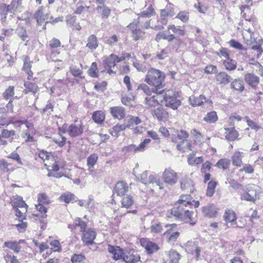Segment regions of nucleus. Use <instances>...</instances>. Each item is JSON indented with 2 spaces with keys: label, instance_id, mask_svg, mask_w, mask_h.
<instances>
[{
  "label": "nucleus",
  "instance_id": "obj_1",
  "mask_svg": "<svg viewBox=\"0 0 263 263\" xmlns=\"http://www.w3.org/2000/svg\"><path fill=\"white\" fill-rule=\"evenodd\" d=\"M165 79L164 74L160 70L151 68L147 71L145 81L149 85L154 87L156 91L163 87L162 83Z\"/></svg>",
  "mask_w": 263,
  "mask_h": 263
},
{
  "label": "nucleus",
  "instance_id": "obj_2",
  "mask_svg": "<svg viewBox=\"0 0 263 263\" xmlns=\"http://www.w3.org/2000/svg\"><path fill=\"white\" fill-rule=\"evenodd\" d=\"M171 214L178 219L183 220L188 218L190 220L189 222L192 226L196 223L195 221H192L193 212L190 211L184 205L178 203L177 202L175 204V206L172 209Z\"/></svg>",
  "mask_w": 263,
  "mask_h": 263
},
{
  "label": "nucleus",
  "instance_id": "obj_3",
  "mask_svg": "<svg viewBox=\"0 0 263 263\" xmlns=\"http://www.w3.org/2000/svg\"><path fill=\"white\" fill-rule=\"evenodd\" d=\"M259 188L255 185L249 186L245 192L240 195L241 200L254 202L259 198Z\"/></svg>",
  "mask_w": 263,
  "mask_h": 263
},
{
  "label": "nucleus",
  "instance_id": "obj_4",
  "mask_svg": "<svg viewBox=\"0 0 263 263\" xmlns=\"http://www.w3.org/2000/svg\"><path fill=\"white\" fill-rule=\"evenodd\" d=\"M138 179L143 183L147 184H155L156 186H159V189L163 188V184L162 183L158 175H150L148 176V172L144 171L141 174L137 176Z\"/></svg>",
  "mask_w": 263,
  "mask_h": 263
},
{
  "label": "nucleus",
  "instance_id": "obj_5",
  "mask_svg": "<svg viewBox=\"0 0 263 263\" xmlns=\"http://www.w3.org/2000/svg\"><path fill=\"white\" fill-rule=\"evenodd\" d=\"M189 134L185 130H181L177 131V137H172V141L173 142L178 143L177 145V148L179 151L185 149V146H183L184 144L186 139L189 137Z\"/></svg>",
  "mask_w": 263,
  "mask_h": 263
},
{
  "label": "nucleus",
  "instance_id": "obj_6",
  "mask_svg": "<svg viewBox=\"0 0 263 263\" xmlns=\"http://www.w3.org/2000/svg\"><path fill=\"white\" fill-rule=\"evenodd\" d=\"M162 178L164 182L169 184H175L178 180L177 173L173 170L167 168L163 172Z\"/></svg>",
  "mask_w": 263,
  "mask_h": 263
},
{
  "label": "nucleus",
  "instance_id": "obj_7",
  "mask_svg": "<svg viewBox=\"0 0 263 263\" xmlns=\"http://www.w3.org/2000/svg\"><path fill=\"white\" fill-rule=\"evenodd\" d=\"M167 95V97L165 99V106L174 110L177 109L178 106L180 105L181 101L177 99L175 94L173 95L172 91L168 90Z\"/></svg>",
  "mask_w": 263,
  "mask_h": 263
},
{
  "label": "nucleus",
  "instance_id": "obj_8",
  "mask_svg": "<svg viewBox=\"0 0 263 263\" xmlns=\"http://www.w3.org/2000/svg\"><path fill=\"white\" fill-rule=\"evenodd\" d=\"M83 125L81 121L71 124L68 128V133L71 137L79 136L83 133Z\"/></svg>",
  "mask_w": 263,
  "mask_h": 263
},
{
  "label": "nucleus",
  "instance_id": "obj_9",
  "mask_svg": "<svg viewBox=\"0 0 263 263\" xmlns=\"http://www.w3.org/2000/svg\"><path fill=\"white\" fill-rule=\"evenodd\" d=\"M34 17L39 25H41L44 22L49 23V13L42 7L36 11Z\"/></svg>",
  "mask_w": 263,
  "mask_h": 263
},
{
  "label": "nucleus",
  "instance_id": "obj_10",
  "mask_svg": "<svg viewBox=\"0 0 263 263\" xmlns=\"http://www.w3.org/2000/svg\"><path fill=\"white\" fill-rule=\"evenodd\" d=\"M244 80L252 88L256 89L260 82L259 78L252 73H247L244 76Z\"/></svg>",
  "mask_w": 263,
  "mask_h": 263
},
{
  "label": "nucleus",
  "instance_id": "obj_11",
  "mask_svg": "<svg viewBox=\"0 0 263 263\" xmlns=\"http://www.w3.org/2000/svg\"><path fill=\"white\" fill-rule=\"evenodd\" d=\"M140 243L149 254H153L157 252L159 249L158 246L156 243L152 242L146 238H141L140 239Z\"/></svg>",
  "mask_w": 263,
  "mask_h": 263
},
{
  "label": "nucleus",
  "instance_id": "obj_12",
  "mask_svg": "<svg viewBox=\"0 0 263 263\" xmlns=\"http://www.w3.org/2000/svg\"><path fill=\"white\" fill-rule=\"evenodd\" d=\"M96 233L92 229H89L83 232L82 240L86 245H90L93 243V240L96 238Z\"/></svg>",
  "mask_w": 263,
  "mask_h": 263
},
{
  "label": "nucleus",
  "instance_id": "obj_13",
  "mask_svg": "<svg viewBox=\"0 0 263 263\" xmlns=\"http://www.w3.org/2000/svg\"><path fill=\"white\" fill-rule=\"evenodd\" d=\"M215 79L219 84L225 85L229 83L232 78L226 72L221 71L216 74Z\"/></svg>",
  "mask_w": 263,
  "mask_h": 263
},
{
  "label": "nucleus",
  "instance_id": "obj_14",
  "mask_svg": "<svg viewBox=\"0 0 263 263\" xmlns=\"http://www.w3.org/2000/svg\"><path fill=\"white\" fill-rule=\"evenodd\" d=\"M108 251L112 255V257L115 260H123V257L125 253L123 252V250L119 247L108 245Z\"/></svg>",
  "mask_w": 263,
  "mask_h": 263
},
{
  "label": "nucleus",
  "instance_id": "obj_15",
  "mask_svg": "<svg viewBox=\"0 0 263 263\" xmlns=\"http://www.w3.org/2000/svg\"><path fill=\"white\" fill-rule=\"evenodd\" d=\"M121 62V59L119 57L114 54H111L109 56L105 58L103 60V64L105 67H107L109 68L114 67L116 66L117 63Z\"/></svg>",
  "mask_w": 263,
  "mask_h": 263
},
{
  "label": "nucleus",
  "instance_id": "obj_16",
  "mask_svg": "<svg viewBox=\"0 0 263 263\" xmlns=\"http://www.w3.org/2000/svg\"><path fill=\"white\" fill-rule=\"evenodd\" d=\"M128 187L127 184L123 181L117 183L114 189V193L118 196H123L127 192Z\"/></svg>",
  "mask_w": 263,
  "mask_h": 263
},
{
  "label": "nucleus",
  "instance_id": "obj_17",
  "mask_svg": "<svg viewBox=\"0 0 263 263\" xmlns=\"http://www.w3.org/2000/svg\"><path fill=\"white\" fill-rule=\"evenodd\" d=\"M180 186L182 190L186 191L187 192L192 193L194 191L193 181L190 178H183L181 181Z\"/></svg>",
  "mask_w": 263,
  "mask_h": 263
},
{
  "label": "nucleus",
  "instance_id": "obj_18",
  "mask_svg": "<svg viewBox=\"0 0 263 263\" xmlns=\"http://www.w3.org/2000/svg\"><path fill=\"white\" fill-rule=\"evenodd\" d=\"M110 112L112 116L119 120L123 119L125 116V111L123 107L115 106L110 108Z\"/></svg>",
  "mask_w": 263,
  "mask_h": 263
},
{
  "label": "nucleus",
  "instance_id": "obj_19",
  "mask_svg": "<svg viewBox=\"0 0 263 263\" xmlns=\"http://www.w3.org/2000/svg\"><path fill=\"white\" fill-rule=\"evenodd\" d=\"M140 257L137 254H134L133 252L125 253L123 257V260L126 263H141Z\"/></svg>",
  "mask_w": 263,
  "mask_h": 263
},
{
  "label": "nucleus",
  "instance_id": "obj_20",
  "mask_svg": "<svg viewBox=\"0 0 263 263\" xmlns=\"http://www.w3.org/2000/svg\"><path fill=\"white\" fill-rule=\"evenodd\" d=\"M128 27L132 30V36L135 41L142 39L145 33L140 29H137V23H130Z\"/></svg>",
  "mask_w": 263,
  "mask_h": 263
},
{
  "label": "nucleus",
  "instance_id": "obj_21",
  "mask_svg": "<svg viewBox=\"0 0 263 263\" xmlns=\"http://www.w3.org/2000/svg\"><path fill=\"white\" fill-rule=\"evenodd\" d=\"M154 116L159 121H165L168 118V114L162 107H158L154 110Z\"/></svg>",
  "mask_w": 263,
  "mask_h": 263
},
{
  "label": "nucleus",
  "instance_id": "obj_22",
  "mask_svg": "<svg viewBox=\"0 0 263 263\" xmlns=\"http://www.w3.org/2000/svg\"><path fill=\"white\" fill-rule=\"evenodd\" d=\"M230 87L239 92H242L245 89V85L243 80L240 78L234 80L231 83Z\"/></svg>",
  "mask_w": 263,
  "mask_h": 263
},
{
  "label": "nucleus",
  "instance_id": "obj_23",
  "mask_svg": "<svg viewBox=\"0 0 263 263\" xmlns=\"http://www.w3.org/2000/svg\"><path fill=\"white\" fill-rule=\"evenodd\" d=\"M243 154L239 151H236L232 157V161L233 165L240 167L242 164V159Z\"/></svg>",
  "mask_w": 263,
  "mask_h": 263
},
{
  "label": "nucleus",
  "instance_id": "obj_24",
  "mask_svg": "<svg viewBox=\"0 0 263 263\" xmlns=\"http://www.w3.org/2000/svg\"><path fill=\"white\" fill-rule=\"evenodd\" d=\"M153 91L156 93L154 96L158 100V104L159 105L160 103L165 104V99H166L168 96V90L165 91L164 89L162 90L158 89V91H156L155 89H154Z\"/></svg>",
  "mask_w": 263,
  "mask_h": 263
},
{
  "label": "nucleus",
  "instance_id": "obj_25",
  "mask_svg": "<svg viewBox=\"0 0 263 263\" xmlns=\"http://www.w3.org/2000/svg\"><path fill=\"white\" fill-rule=\"evenodd\" d=\"M186 250L192 254L195 253L196 257H198L200 255V249L197 246V243L193 241H187L186 244Z\"/></svg>",
  "mask_w": 263,
  "mask_h": 263
},
{
  "label": "nucleus",
  "instance_id": "obj_26",
  "mask_svg": "<svg viewBox=\"0 0 263 263\" xmlns=\"http://www.w3.org/2000/svg\"><path fill=\"white\" fill-rule=\"evenodd\" d=\"M98 44L97 37L95 34H91L88 36L86 47L89 49L95 50L98 47Z\"/></svg>",
  "mask_w": 263,
  "mask_h": 263
},
{
  "label": "nucleus",
  "instance_id": "obj_27",
  "mask_svg": "<svg viewBox=\"0 0 263 263\" xmlns=\"http://www.w3.org/2000/svg\"><path fill=\"white\" fill-rule=\"evenodd\" d=\"M121 203L122 208L128 209L133 205L134 203V199L132 196L127 195L122 198Z\"/></svg>",
  "mask_w": 263,
  "mask_h": 263
},
{
  "label": "nucleus",
  "instance_id": "obj_28",
  "mask_svg": "<svg viewBox=\"0 0 263 263\" xmlns=\"http://www.w3.org/2000/svg\"><path fill=\"white\" fill-rule=\"evenodd\" d=\"M223 217L227 222H231L232 223L236 219L235 213L233 210L230 209H227L225 211Z\"/></svg>",
  "mask_w": 263,
  "mask_h": 263
},
{
  "label": "nucleus",
  "instance_id": "obj_29",
  "mask_svg": "<svg viewBox=\"0 0 263 263\" xmlns=\"http://www.w3.org/2000/svg\"><path fill=\"white\" fill-rule=\"evenodd\" d=\"M12 206L14 209H23L24 208L27 209V205L23 200V198L21 196H17L13 202Z\"/></svg>",
  "mask_w": 263,
  "mask_h": 263
},
{
  "label": "nucleus",
  "instance_id": "obj_30",
  "mask_svg": "<svg viewBox=\"0 0 263 263\" xmlns=\"http://www.w3.org/2000/svg\"><path fill=\"white\" fill-rule=\"evenodd\" d=\"M225 68L229 71H232L236 68L237 62L230 58L223 61Z\"/></svg>",
  "mask_w": 263,
  "mask_h": 263
},
{
  "label": "nucleus",
  "instance_id": "obj_31",
  "mask_svg": "<svg viewBox=\"0 0 263 263\" xmlns=\"http://www.w3.org/2000/svg\"><path fill=\"white\" fill-rule=\"evenodd\" d=\"M21 4V0H12L10 4L7 5L9 13L14 14L16 11H19Z\"/></svg>",
  "mask_w": 263,
  "mask_h": 263
},
{
  "label": "nucleus",
  "instance_id": "obj_32",
  "mask_svg": "<svg viewBox=\"0 0 263 263\" xmlns=\"http://www.w3.org/2000/svg\"><path fill=\"white\" fill-rule=\"evenodd\" d=\"M195 154L194 153H192L188 156L187 162L191 165L199 164L203 162L202 157H195Z\"/></svg>",
  "mask_w": 263,
  "mask_h": 263
},
{
  "label": "nucleus",
  "instance_id": "obj_33",
  "mask_svg": "<svg viewBox=\"0 0 263 263\" xmlns=\"http://www.w3.org/2000/svg\"><path fill=\"white\" fill-rule=\"evenodd\" d=\"M98 159V155L96 154L91 155L87 160V165L88 166V170L90 172L93 171V166L96 163Z\"/></svg>",
  "mask_w": 263,
  "mask_h": 263
},
{
  "label": "nucleus",
  "instance_id": "obj_34",
  "mask_svg": "<svg viewBox=\"0 0 263 263\" xmlns=\"http://www.w3.org/2000/svg\"><path fill=\"white\" fill-rule=\"evenodd\" d=\"M189 100L193 106H200L205 101V98L202 95H200L197 97L191 96L190 97Z\"/></svg>",
  "mask_w": 263,
  "mask_h": 263
},
{
  "label": "nucleus",
  "instance_id": "obj_35",
  "mask_svg": "<svg viewBox=\"0 0 263 263\" xmlns=\"http://www.w3.org/2000/svg\"><path fill=\"white\" fill-rule=\"evenodd\" d=\"M1 135L2 137L6 138V140L11 142L13 140V137L15 135V131L4 129L2 130Z\"/></svg>",
  "mask_w": 263,
  "mask_h": 263
},
{
  "label": "nucleus",
  "instance_id": "obj_36",
  "mask_svg": "<svg viewBox=\"0 0 263 263\" xmlns=\"http://www.w3.org/2000/svg\"><path fill=\"white\" fill-rule=\"evenodd\" d=\"M202 212L205 216L209 217H214L216 214V211L213 204L203 207Z\"/></svg>",
  "mask_w": 263,
  "mask_h": 263
},
{
  "label": "nucleus",
  "instance_id": "obj_37",
  "mask_svg": "<svg viewBox=\"0 0 263 263\" xmlns=\"http://www.w3.org/2000/svg\"><path fill=\"white\" fill-rule=\"evenodd\" d=\"M126 129L124 124H117L114 126L110 130V134L115 137H118L121 131L124 130Z\"/></svg>",
  "mask_w": 263,
  "mask_h": 263
},
{
  "label": "nucleus",
  "instance_id": "obj_38",
  "mask_svg": "<svg viewBox=\"0 0 263 263\" xmlns=\"http://www.w3.org/2000/svg\"><path fill=\"white\" fill-rule=\"evenodd\" d=\"M242 35L243 39L247 45H252L255 42V38L252 36V33L251 32L250 28L246 30V32H243Z\"/></svg>",
  "mask_w": 263,
  "mask_h": 263
},
{
  "label": "nucleus",
  "instance_id": "obj_39",
  "mask_svg": "<svg viewBox=\"0 0 263 263\" xmlns=\"http://www.w3.org/2000/svg\"><path fill=\"white\" fill-rule=\"evenodd\" d=\"M11 166V164L8 163L6 160L2 159L0 160V170L4 173L11 172L13 169Z\"/></svg>",
  "mask_w": 263,
  "mask_h": 263
},
{
  "label": "nucleus",
  "instance_id": "obj_40",
  "mask_svg": "<svg viewBox=\"0 0 263 263\" xmlns=\"http://www.w3.org/2000/svg\"><path fill=\"white\" fill-rule=\"evenodd\" d=\"M16 33L23 41H26V43L28 42V36L27 35L26 31L24 27H18L16 29ZM27 44L26 43L25 45H27Z\"/></svg>",
  "mask_w": 263,
  "mask_h": 263
},
{
  "label": "nucleus",
  "instance_id": "obj_41",
  "mask_svg": "<svg viewBox=\"0 0 263 263\" xmlns=\"http://www.w3.org/2000/svg\"><path fill=\"white\" fill-rule=\"evenodd\" d=\"M92 119L96 123L101 124L103 122L105 119V115L101 111H95L92 114Z\"/></svg>",
  "mask_w": 263,
  "mask_h": 263
},
{
  "label": "nucleus",
  "instance_id": "obj_42",
  "mask_svg": "<svg viewBox=\"0 0 263 263\" xmlns=\"http://www.w3.org/2000/svg\"><path fill=\"white\" fill-rule=\"evenodd\" d=\"M4 247H7L16 253L20 251L21 247L16 241H6L4 244Z\"/></svg>",
  "mask_w": 263,
  "mask_h": 263
},
{
  "label": "nucleus",
  "instance_id": "obj_43",
  "mask_svg": "<svg viewBox=\"0 0 263 263\" xmlns=\"http://www.w3.org/2000/svg\"><path fill=\"white\" fill-rule=\"evenodd\" d=\"M99 13L101 14L102 18H107L110 14V9L105 5L99 6L97 7Z\"/></svg>",
  "mask_w": 263,
  "mask_h": 263
},
{
  "label": "nucleus",
  "instance_id": "obj_44",
  "mask_svg": "<svg viewBox=\"0 0 263 263\" xmlns=\"http://www.w3.org/2000/svg\"><path fill=\"white\" fill-rule=\"evenodd\" d=\"M166 253L169 256L170 261L172 263H178L180 259V255L175 250H170Z\"/></svg>",
  "mask_w": 263,
  "mask_h": 263
},
{
  "label": "nucleus",
  "instance_id": "obj_45",
  "mask_svg": "<svg viewBox=\"0 0 263 263\" xmlns=\"http://www.w3.org/2000/svg\"><path fill=\"white\" fill-rule=\"evenodd\" d=\"M75 196L74 194L68 192L62 194L60 197L59 199L61 201L65 202L68 203L70 202L73 201L75 200Z\"/></svg>",
  "mask_w": 263,
  "mask_h": 263
},
{
  "label": "nucleus",
  "instance_id": "obj_46",
  "mask_svg": "<svg viewBox=\"0 0 263 263\" xmlns=\"http://www.w3.org/2000/svg\"><path fill=\"white\" fill-rule=\"evenodd\" d=\"M24 86L25 87V91L26 93L32 92L35 93L38 90V87L36 84L29 82H25Z\"/></svg>",
  "mask_w": 263,
  "mask_h": 263
},
{
  "label": "nucleus",
  "instance_id": "obj_47",
  "mask_svg": "<svg viewBox=\"0 0 263 263\" xmlns=\"http://www.w3.org/2000/svg\"><path fill=\"white\" fill-rule=\"evenodd\" d=\"M218 119L216 112L214 111L208 112L203 118V120L208 123H214Z\"/></svg>",
  "mask_w": 263,
  "mask_h": 263
},
{
  "label": "nucleus",
  "instance_id": "obj_48",
  "mask_svg": "<svg viewBox=\"0 0 263 263\" xmlns=\"http://www.w3.org/2000/svg\"><path fill=\"white\" fill-rule=\"evenodd\" d=\"M217 185V182L211 181L208 183L206 194L208 196L211 197L215 193V190Z\"/></svg>",
  "mask_w": 263,
  "mask_h": 263
},
{
  "label": "nucleus",
  "instance_id": "obj_49",
  "mask_svg": "<svg viewBox=\"0 0 263 263\" xmlns=\"http://www.w3.org/2000/svg\"><path fill=\"white\" fill-rule=\"evenodd\" d=\"M230 160L228 159H221L216 164L215 166L219 168L225 170L229 167Z\"/></svg>",
  "mask_w": 263,
  "mask_h": 263
},
{
  "label": "nucleus",
  "instance_id": "obj_50",
  "mask_svg": "<svg viewBox=\"0 0 263 263\" xmlns=\"http://www.w3.org/2000/svg\"><path fill=\"white\" fill-rule=\"evenodd\" d=\"M86 257L83 254H74L71 257L72 263H84Z\"/></svg>",
  "mask_w": 263,
  "mask_h": 263
},
{
  "label": "nucleus",
  "instance_id": "obj_51",
  "mask_svg": "<svg viewBox=\"0 0 263 263\" xmlns=\"http://www.w3.org/2000/svg\"><path fill=\"white\" fill-rule=\"evenodd\" d=\"M52 140L59 146L62 147L66 143V138L62 136L61 134H59L57 136L52 138Z\"/></svg>",
  "mask_w": 263,
  "mask_h": 263
},
{
  "label": "nucleus",
  "instance_id": "obj_52",
  "mask_svg": "<svg viewBox=\"0 0 263 263\" xmlns=\"http://www.w3.org/2000/svg\"><path fill=\"white\" fill-rule=\"evenodd\" d=\"M144 103L149 107H155L158 105V100L154 95L152 97H146L144 100Z\"/></svg>",
  "mask_w": 263,
  "mask_h": 263
},
{
  "label": "nucleus",
  "instance_id": "obj_53",
  "mask_svg": "<svg viewBox=\"0 0 263 263\" xmlns=\"http://www.w3.org/2000/svg\"><path fill=\"white\" fill-rule=\"evenodd\" d=\"M155 10L153 8L152 6H149L148 8L140 13L138 14L139 16L142 17H150L152 15L155 14Z\"/></svg>",
  "mask_w": 263,
  "mask_h": 263
},
{
  "label": "nucleus",
  "instance_id": "obj_54",
  "mask_svg": "<svg viewBox=\"0 0 263 263\" xmlns=\"http://www.w3.org/2000/svg\"><path fill=\"white\" fill-rule=\"evenodd\" d=\"M168 33L173 32L174 34H177L178 35H184V31L180 29L179 28L176 27L175 25H170L167 28Z\"/></svg>",
  "mask_w": 263,
  "mask_h": 263
},
{
  "label": "nucleus",
  "instance_id": "obj_55",
  "mask_svg": "<svg viewBox=\"0 0 263 263\" xmlns=\"http://www.w3.org/2000/svg\"><path fill=\"white\" fill-rule=\"evenodd\" d=\"M31 63L26 60L24 61L23 69L28 74V79L30 80L32 78L33 72L31 70Z\"/></svg>",
  "mask_w": 263,
  "mask_h": 263
},
{
  "label": "nucleus",
  "instance_id": "obj_56",
  "mask_svg": "<svg viewBox=\"0 0 263 263\" xmlns=\"http://www.w3.org/2000/svg\"><path fill=\"white\" fill-rule=\"evenodd\" d=\"M190 196L189 195H182L180 196V199L178 200L177 202L179 204H182L185 205V207H187L191 205V202L190 201Z\"/></svg>",
  "mask_w": 263,
  "mask_h": 263
},
{
  "label": "nucleus",
  "instance_id": "obj_57",
  "mask_svg": "<svg viewBox=\"0 0 263 263\" xmlns=\"http://www.w3.org/2000/svg\"><path fill=\"white\" fill-rule=\"evenodd\" d=\"M9 13V9L6 4L2 3L0 4V16H2L1 20H4L6 17L8 13Z\"/></svg>",
  "mask_w": 263,
  "mask_h": 263
},
{
  "label": "nucleus",
  "instance_id": "obj_58",
  "mask_svg": "<svg viewBox=\"0 0 263 263\" xmlns=\"http://www.w3.org/2000/svg\"><path fill=\"white\" fill-rule=\"evenodd\" d=\"M97 69V64L96 62H93L88 70L89 76L92 78H98V74L96 72Z\"/></svg>",
  "mask_w": 263,
  "mask_h": 263
},
{
  "label": "nucleus",
  "instance_id": "obj_59",
  "mask_svg": "<svg viewBox=\"0 0 263 263\" xmlns=\"http://www.w3.org/2000/svg\"><path fill=\"white\" fill-rule=\"evenodd\" d=\"M238 137V134L234 128L229 129V132L226 133V138L229 141H234Z\"/></svg>",
  "mask_w": 263,
  "mask_h": 263
},
{
  "label": "nucleus",
  "instance_id": "obj_60",
  "mask_svg": "<svg viewBox=\"0 0 263 263\" xmlns=\"http://www.w3.org/2000/svg\"><path fill=\"white\" fill-rule=\"evenodd\" d=\"M14 95V87L9 86L3 93V97L5 99L8 100L11 99Z\"/></svg>",
  "mask_w": 263,
  "mask_h": 263
},
{
  "label": "nucleus",
  "instance_id": "obj_61",
  "mask_svg": "<svg viewBox=\"0 0 263 263\" xmlns=\"http://www.w3.org/2000/svg\"><path fill=\"white\" fill-rule=\"evenodd\" d=\"M38 202L40 204H48L50 200L46 194L42 193L38 195Z\"/></svg>",
  "mask_w": 263,
  "mask_h": 263
},
{
  "label": "nucleus",
  "instance_id": "obj_62",
  "mask_svg": "<svg viewBox=\"0 0 263 263\" xmlns=\"http://www.w3.org/2000/svg\"><path fill=\"white\" fill-rule=\"evenodd\" d=\"M74 224L76 227H79L80 228L81 232H85L86 228V223L81 220L80 218H77L74 221Z\"/></svg>",
  "mask_w": 263,
  "mask_h": 263
},
{
  "label": "nucleus",
  "instance_id": "obj_63",
  "mask_svg": "<svg viewBox=\"0 0 263 263\" xmlns=\"http://www.w3.org/2000/svg\"><path fill=\"white\" fill-rule=\"evenodd\" d=\"M15 215L18 217L19 221H22L26 219L25 213L27 212V208H24L23 209H15Z\"/></svg>",
  "mask_w": 263,
  "mask_h": 263
},
{
  "label": "nucleus",
  "instance_id": "obj_64",
  "mask_svg": "<svg viewBox=\"0 0 263 263\" xmlns=\"http://www.w3.org/2000/svg\"><path fill=\"white\" fill-rule=\"evenodd\" d=\"M215 53L220 57H224L226 59L230 58L229 50L225 48H221L219 51L216 52Z\"/></svg>",
  "mask_w": 263,
  "mask_h": 263
}]
</instances>
